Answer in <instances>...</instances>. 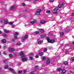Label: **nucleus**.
<instances>
[{
	"mask_svg": "<svg viewBox=\"0 0 74 74\" xmlns=\"http://www.w3.org/2000/svg\"><path fill=\"white\" fill-rule=\"evenodd\" d=\"M15 9H16V6H15V5L12 6L10 8L11 10H15Z\"/></svg>",
	"mask_w": 74,
	"mask_h": 74,
	"instance_id": "obj_4",
	"label": "nucleus"
},
{
	"mask_svg": "<svg viewBox=\"0 0 74 74\" xmlns=\"http://www.w3.org/2000/svg\"><path fill=\"white\" fill-rule=\"evenodd\" d=\"M64 3H63L62 4H60L58 5V7L60 8H61L62 7V5H64Z\"/></svg>",
	"mask_w": 74,
	"mask_h": 74,
	"instance_id": "obj_6",
	"label": "nucleus"
},
{
	"mask_svg": "<svg viewBox=\"0 0 74 74\" xmlns=\"http://www.w3.org/2000/svg\"><path fill=\"white\" fill-rule=\"evenodd\" d=\"M4 9L5 10H7V8H5Z\"/></svg>",
	"mask_w": 74,
	"mask_h": 74,
	"instance_id": "obj_59",
	"label": "nucleus"
},
{
	"mask_svg": "<svg viewBox=\"0 0 74 74\" xmlns=\"http://www.w3.org/2000/svg\"><path fill=\"white\" fill-rule=\"evenodd\" d=\"M45 34H43L40 35V37L41 38H45Z\"/></svg>",
	"mask_w": 74,
	"mask_h": 74,
	"instance_id": "obj_9",
	"label": "nucleus"
},
{
	"mask_svg": "<svg viewBox=\"0 0 74 74\" xmlns=\"http://www.w3.org/2000/svg\"><path fill=\"white\" fill-rule=\"evenodd\" d=\"M3 37H7V35H6V34H3Z\"/></svg>",
	"mask_w": 74,
	"mask_h": 74,
	"instance_id": "obj_42",
	"label": "nucleus"
},
{
	"mask_svg": "<svg viewBox=\"0 0 74 74\" xmlns=\"http://www.w3.org/2000/svg\"><path fill=\"white\" fill-rule=\"evenodd\" d=\"M42 59H43V60H45V59H46V58H45V57L44 56H42Z\"/></svg>",
	"mask_w": 74,
	"mask_h": 74,
	"instance_id": "obj_23",
	"label": "nucleus"
},
{
	"mask_svg": "<svg viewBox=\"0 0 74 74\" xmlns=\"http://www.w3.org/2000/svg\"><path fill=\"white\" fill-rule=\"evenodd\" d=\"M14 37L15 39H18V38L16 35H14Z\"/></svg>",
	"mask_w": 74,
	"mask_h": 74,
	"instance_id": "obj_34",
	"label": "nucleus"
},
{
	"mask_svg": "<svg viewBox=\"0 0 74 74\" xmlns=\"http://www.w3.org/2000/svg\"><path fill=\"white\" fill-rule=\"evenodd\" d=\"M12 56V54H9V58H11Z\"/></svg>",
	"mask_w": 74,
	"mask_h": 74,
	"instance_id": "obj_29",
	"label": "nucleus"
},
{
	"mask_svg": "<svg viewBox=\"0 0 74 74\" xmlns=\"http://www.w3.org/2000/svg\"><path fill=\"white\" fill-rule=\"evenodd\" d=\"M1 41L3 43H5L6 42V40L5 39H3L1 40Z\"/></svg>",
	"mask_w": 74,
	"mask_h": 74,
	"instance_id": "obj_15",
	"label": "nucleus"
},
{
	"mask_svg": "<svg viewBox=\"0 0 74 74\" xmlns=\"http://www.w3.org/2000/svg\"><path fill=\"white\" fill-rule=\"evenodd\" d=\"M4 22H5V20H2L1 21V23H4Z\"/></svg>",
	"mask_w": 74,
	"mask_h": 74,
	"instance_id": "obj_21",
	"label": "nucleus"
},
{
	"mask_svg": "<svg viewBox=\"0 0 74 74\" xmlns=\"http://www.w3.org/2000/svg\"><path fill=\"white\" fill-rule=\"evenodd\" d=\"M22 61H23V62H25L27 60V59L25 58H22Z\"/></svg>",
	"mask_w": 74,
	"mask_h": 74,
	"instance_id": "obj_13",
	"label": "nucleus"
},
{
	"mask_svg": "<svg viewBox=\"0 0 74 74\" xmlns=\"http://www.w3.org/2000/svg\"><path fill=\"white\" fill-rule=\"evenodd\" d=\"M65 32L66 33H68V32H69V29H66L65 31Z\"/></svg>",
	"mask_w": 74,
	"mask_h": 74,
	"instance_id": "obj_37",
	"label": "nucleus"
},
{
	"mask_svg": "<svg viewBox=\"0 0 74 74\" xmlns=\"http://www.w3.org/2000/svg\"><path fill=\"white\" fill-rule=\"evenodd\" d=\"M47 51V49L46 48H45L44 50V52H46V51Z\"/></svg>",
	"mask_w": 74,
	"mask_h": 74,
	"instance_id": "obj_31",
	"label": "nucleus"
},
{
	"mask_svg": "<svg viewBox=\"0 0 74 74\" xmlns=\"http://www.w3.org/2000/svg\"><path fill=\"white\" fill-rule=\"evenodd\" d=\"M59 10V8L58 7H56L54 9H53L54 11L55 12H57V11H58Z\"/></svg>",
	"mask_w": 74,
	"mask_h": 74,
	"instance_id": "obj_8",
	"label": "nucleus"
},
{
	"mask_svg": "<svg viewBox=\"0 0 74 74\" xmlns=\"http://www.w3.org/2000/svg\"><path fill=\"white\" fill-rule=\"evenodd\" d=\"M4 67L5 69H7V68L8 67V65L5 66H4Z\"/></svg>",
	"mask_w": 74,
	"mask_h": 74,
	"instance_id": "obj_28",
	"label": "nucleus"
},
{
	"mask_svg": "<svg viewBox=\"0 0 74 74\" xmlns=\"http://www.w3.org/2000/svg\"><path fill=\"white\" fill-rule=\"evenodd\" d=\"M43 54H44V53L42 52V53H39V56H42L43 55Z\"/></svg>",
	"mask_w": 74,
	"mask_h": 74,
	"instance_id": "obj_17",
	"label": "nucleus"
},
{
	"mask_svg": "<svg viewBox=\"0 0 74 74\" xmlns=\"http://www.w3.org/2000/svg\"><path fill=\"white\" fill-rule=\"evenodd\" d=\"M71 60L73 62L74 61V57H73L71 58Z\"/></svg>",
	"mask_w": 74,
	"mask_h": 74,
	"instance_id": "obj_41",
	"label": "nucleus"
},
{
	"mask_svg": "<svg viewBox=\"0 0 74 74\" xmlns=\"http://www.w3.org/2000/svg\"><path fill=\"white\" fill-rule=\"evenodd\" d=\"M30 55H34V54L33 53H30Z\"/></svg>",
	"mask_w": 74,
	"mask_h": 74,
	"instance_id": "obj_52",
	"label": "nucleus"
},
{
	"mask_svg": "<svg viewBox=\"0 0 74 74\" xmlns=\"http://www.w3.org/2000/svg\"><path fill=\"white\" fill-rule=\"evenodd\" d=\"M67 53H68V51H66L65 53V54H66V55L67 54Z\"/></svg>",
	"mask_w": 74,
	"mask_h": 74,
	"instance_id": "obj_50",
	"label": "nucleus"
},
{
	"mask_svg": "<svg viewBox=\"0 0 74 74\" xmlns=\"http://www.w3.org/2000/svg\"><path fill=\"white\" fill-rule=\"evenodd\" d=\"M26 1H30L31 0H25Z\"/></svg>",
	"mask_w": 74,
	"mask_h": 74,
	"instance_id": "obj_57",
	"label": "nucleus"
},
{
	"mask_svg": "<svg viewBox=\"0 0 74 74\" xmlns=\"http://www.w3.org/2000/svg\"><path fill=\"white\" fill-rule=\"evenodd\" d=\"M69 44H66V47H67V46H69Z\"/></svg>",
	"mask_w": 74,
	"mask_h": 74,
	"instance_id": "obj_54",
	"label": "nucleus"
},
{
	"mask_svg": "<svg viewBox=\"0 0 74 74\" xmlns=\"http://www.w3.org/2000/svg\"><path fill=\"white\" fill-rule=\"evenodd\" d=\"M15 50V49L14 48H10L9 49V51L10 52H12Z\"/></svg>",
	"mask_w": 74,
	"mask_h": 74,
	"instance_id": "obj_11",
	"label": "nucleus"
},
{
	"mask_svg": "<svg viewBox=\"0 0 74 74\" xmlns=\"http://www.w3.org/2000/svg\"><path fill=\"white\" fill-rule=\"evenodd\" d=\"M63 63L64 64H68V62L67 61H64L63 62Z\"/></svg>",
	"mask_w": 74,
	"mask_h": 74,
	"instance_id": "obj_18",
	"label": "nucleus"
},
{
	"mask_svg": "<svg viewBox=\"0 0 74 74\" xmlns=\"http://www.w3.org/2000/svg\"><path fill=\"white\" fill-rule=\"evenodd\" d=\"M50 11L49 10H47V11L46 12L47 13V14H49L50 13Z\"/></svg>",
	"mask_w": 74,
	"mask_h": 74,
	"instance_id": "obj_32",
	"label": "nucleus"
},
{
	"mask_svg": "<svg viewBox=\"0 0 74 74\" xmlns=\"http://www.w3.org/2000/svg\"><path fill=\"white\" fill-rule=\"evenodd\" d=\"M35 67L36 68V69H38V68H39V67L38 66H35Z\"/></svg>",
	"mask_w": 74,
	"mask_h": 74,
	"instance_id": "obj_43",
	"label": "nucleus"
},
{
	"mask_svg": "<svg viewBox=\"0 0 74 74\" xmlns=\"http://www.w3.org/2000/svg\"><path fill=\"white\" fill-rule=\"evenodd\" d=\"M9 69L10 70V71H11L13 72V73H14V74H15L16 73V72H15V71H14V69L11 68H9Z\"/></svg>",
	"mask_w": 74,
	"mask_h": 74,
	"instance_id": "obj_5",
	"label": "nucleus"
},
{
	"mask_svg": "<svg viewBox=\"0 0 74 74\" xmlns=\"http://www.w3.org/2000/svg\"><path fill=\"white\" fill-rule=\"evenodd\" d=\"M35 34H39V32L38 31H36L35 32Z\"/></svg>",
	"mask_w": 74,
	"mask_h": 74,
	"instance_id": "obj_26",
	"label": "nucleus"
},
{
	"mask_svg": "<svg viewBox=\"0 0 74 74\" xmlns=\"http://www.w3.org/2000/svg\"><path fill=\"white\" fill-rule=\"evenodd\" d=\"M6 48V46H4L3 47V49H5Z\"/></svg>",
	"mask_w": 74,
	"mask_h": 74,
	"instance_id": "obj_51",
	"label": "nucleus"
},
{
	"mask_svg": "<svg viewBox=\"0 0 74 74\" xmlns=\"http://www.w3.org/2000/svg\"><path fill=\"white\" fill-rule=\"evenodd\" d=\"M21 5H22V6H25L26 5V4H25V3H23L21 4Z\"/></svg>",
	"mask_w": 74,
	"mask_h": 74,
	"instance_id": "obj_24",
	"label": "nucleus"
},
{
	"mask_svg": "<svg viewBox=\"0 0 74 74\" xmlns=\"http://www.w3.org/2000/svg\"><path fill=\"white\" fill-rule=\"evenodd\" d=\"M12 24H13V22H10L9 23V25H12Z\"/></svg>",
	"mask_w": 74,
	"mask_h": 74,
	"instance_id": "obj_36",
	"label": "nucleus"
},
{
	"mask_svg": "<svg viewBox=\"0 0 74 74\" xmlns=\"http://www.w3.org/2000/svg\"><path fill=\"white\" fill-rule=\"evenodd\" d=\"M62 74H64L66 73V70L64 69H63L62 71Z\"/></svg>",
	"mask_w": 74,
	"mask_h": 74,
	"instance_id": "obj_20",
	"label": "nucleus"
},
{
	"mask_svg": "<svg viewBox=\"0 0 74 74\" xmlns=\"http://www.w3.org/2000/svg\"><path fill=\"white\" fill-rule=\"evenodd\" d=\"M20 55H21V58H24L25 56V54H23V53L22 51L20 53Z\"/></svg>",
	"mask_w": 74,
	"mask_h": 74,
	"instance_id": "obj_3",
	"label": "nucleus"
},
{
	"mask_svg": "<svg viewBox=\"0 0 74 74\" xmlns=\"http://www.w3.org/2000/svg\"><path fill=\"white\" fill-rule=\"evenodd\" d=\"M35 57L36 58H38L39 57V56H38V55H37Z\"/></svg>",
	"mask_w": 74,
	"mask_h": 74,
	"instance_id": "obj_45",
	"label": "nucleus"
},
{
	"mask_svg": "<svg viewBox=\"0 0 74 74\" xmlns=\"http://www.w3.org/2000/svg\"><path fill=\"white\" fill-rule=\"evenodd\" d=\"M34 3H36V2L34 1Z\"/></svg>",
	"mask_w": 74,
	"mask_h": 74,
	"instance_id": "obj_64",
	"label": "nucleus"
},
{
	"mask_svg": "<svg viewBox=\"0 0 74 74\" xmlns=\"http://www.w3.org/2000/svg\"><path fill=\"white\" fill-rule=\"evenodd\" d=\"M29 59L30 60H32V59H33V57H29Z\"/></svg>",
	"mask_w": 74,
	"mask_h": 74,
	"instance_id": "obj_40",
	"label": "nucleus"
},
{
	"mask_svg": "<svg viewBox=\"0 0 74 74\" xmlns=\"http://www.w3.org/2000/svg\"><path fill=\"white\" fill-rule=\"evenodd\" d=\"M17 45H21V42H17Z\"/></svg>",
	"mask_w": 74,
	"mask_h": 74,
	"instance_id": "obj_25",
	"label": "nucleus"
},
{
	"mask_svg": "<svg viewBox=\"0 0 74 74\" xmlns=\"http://www.w3.org/2000/svg\"><path fill=\"white\" fill-rule=\"evenodd\" d=\"M22 72V71H18V74H21Z\"/></svg>",
	"mask_w": 74,
	"mask_h": 74,
	"instance_id": "obj_35",
	"label": "nucleus"
},
{
	"mask_svg": "<svg viewBox=\"0 0 74 74\" xmlns=\"http://www.w3.org/2000/svg\"><path fill=\"white\" fill-rule=\"evenodd\" d=\"M4 32H5V33H9V32L8 30H7L6 29H5L4 30Z\"/></svg>",
	"mask_w": 74,
	"mask_h": 74,
	"instance_id": "obj_16",
	"label": "nucleus"
},
{
	"mask_svg": "<svg viewBox=\"0 0 74 74\" xmlns=\"http://www.w3.org/2000/svg\"><path fill=\"white\" fill-rule=\"evenodd\" d=\"M6 54V53H5V52H3V54L4 55H5Z\"/></svg>",
	"mask_w": 74,
	"mask_h": 74,
	"instance_id": "obj_56",
	"label": "nucleus"
},
{
	"mask_svg": "<svg viewBox=\"0 0 74 74\" xmlns=\"http://www.w3.org/2000/svg\"><path fill=\"white\" fill-rule=\"evenodd\" d=\"M12 27L13 28H14L15 27V25H12Z\"/></svg>",
	"mask_w": 74,
	"mask_h": 74,
	"instance_id": "obj_39",
	"label": "nucleus"
},
{
	"mask_svg": "<svg viewBox=\"0 0 74 74\" xmlns=\"http://www.w3.org/2000/svg\"><path fill=\"white\" fill-rule=\"evenodd\" d=\"M47 61L48 62H49V63H50V62H51V61H50V60H49V59H48Z\"/></svg>",
	"mask_w": 74,
	"mask_h": 74,
	"instance_id": "obj_48",
	"label": "nucleus"
},
{
	"mask_svg": "<svg viewBox=\"0 0 74 74\" xmlns=\"http://www.w3.org/2000/svg\"><path fill=\"white\" fill-rule=\"evenodd\" d=\"M43 42V41L42 40H41L39 41L38 43V44H41V43H42Z\"/></svg>",
	"mask_w": 74,
	"mask_h": 74,
	"instance_id": "obj_14",
	"label": "nucleus"
},
{
	"mask_svg": "<svg viewBox=\"0 0 74 74\" xmlns=\"http://www.w3.org/2000/svg\"><path fill=\"white\" fill-rule=\"evenodd\" d=\"M60 36H63L64 35V33L63 32H60Z\"/></svg>",
	"mask_w": 74,
	"mask_h": 74,
	"instance_id": "obj_19",
	"label": "nucleus"
},
{
	"mask_svg": "<svg viewBox=\"0 0 74 74\" xmlns=\"http://www.w3.org/2000/svg\"><path fill=\"white\" fill-rule=\"evenodd\" d=\"M72 43L74 45V41H73Z\"/></svg>",
	"mask_w": 74,
	"mask_h": 74,
	"instance_id": "obj_62",
	"label": "nucleus"
},
{
	"mask_svg": "<svg viewBox=\"0 0 74 74\" xmlns=\"http://www.w3.org/2000/svg\"><path fill=\"white\" fill-rule=\"evenodd\" d=\"M28 38V35H26L25 36V37L23 38V41H25V40H26V38Z\"/></svg>",
	"mask_w": 74,
	"mask_h": 74,
	"instance_id": "obj_7",
	"label": "nucleus"
},
{
	"mask_svg": "<svg viewBox=\"0 0 74 74\" xmlns=\"http://www.w3.org/2000/svg\"><path fill=\"white\" fill-rule=\"evenodd\" d=\"M50 2L51 3V2H53V1H54V0H50Z\"/></svg>",
	"mask_w": 74,
	"mask_h": 74,
	"instance_id": "obj_47",
	"label": "nucleus"
},
{
	"mask_svg": "<svg viewBox=\"0 0 74 74\" xmlns=\"http://www.w3.org/2000/svg\"><path fill=\"white\" fill-rule=\"evenodd\" d=\"M47 40L49 43H51V44H53L54 43L55 41V39H54L51 40H50L49 37H47Z\"/></svg>",
	"mask_w": 74,
	"mask_h": 74,
	"instance_id": "obj_1",
	"label": "nucleus"
},
{
	"mask_svg": "<svg viewBox=\"0 0 74 74\" xmlns=\"http://www.w3.org/2000/svg\"><path fill=\"white\" fill-rule=\"evenodd\" d=\"M29 74H33V71H32V72H31Z\"/></svg>",
	"mask_w": 74,
	"mask_h": 74,
	"instance_id": "obj_49",
	"label": "nucleus"
},
{
	"mask_svg": "<svg viewBox=\"0 0 74 74\" xmlns=\"http://www.w3.org/2000/svg\"><path fill=\"white\" fill-rule=\"evenodd\" d=\"M74 15V12L72 13V16H73V15Z\"/></svg>",
	"mask_w": 74,
	"mask_h": 74,
	"instance_id": "obj_55",
	"label": "nucleus"
},
{
	"mask_svg": "<svg viewBox=\"0 0 74 74\" xmlns=\"http://www.w3.org/2000/svg\"><path fill=\"white\" fill-rule=\"evenodd\" d=\"M36 20H35L34 21H32L31 22V24H34V23H36Z\"/></svg>",
	"mask_w": 74,
	"mask_h": 74,
	"instance_id": "obj_12",
	"label": "nucleus"
},
{
	"mask_svg": "<svg viewBox=\"0 0 74 74\" xmlns=\"http://www.w3.org/2000/svg\"><path fill=\"white\" fill-rule=\"evenodd\" d=\"M4 23L5 24H7V23H8V21H5V22H4Z\"/></svg>",
	"mask_w": 74,
	"mask_h": 74,
	"instance_id": "obj_33",
	"label": "nucleus"
},
{
	"mask_svg": "<svg viewBox=\"0 0 74 74\" xmlns=\"http://www.w3.org/2000/svg\"><path fill=\"white\" fill-rule=\"evenodd\" d=\"M46 63V64H49V62H48L47 61Z\"/></svg>",
	"mask_w": 74,
	"mask_h": 74,
	"instance_id": "obj_53",
	"label": "nucleus"
},
{
	"mask_svg": "<svg viewBox=\"0 0 74 74\" xmlns=\"http://www.w3.org/2000/svg\"><path fill=\"white\" fill-rule=\"evenodd\" d=\"M2 33L0 31V34H1Z\"/></svg>",
	"mask_w": 74,
	"mask_h": 74,
	"instance_id": "obj_60",
	"label": "nucleus"
},
{
	"mask_svg": "<svg viewBox=\"0 0 74 74\" xmlns=\"http://www.w3.org/2000/svg\"><path fill=\"white\" fill-rule=\"evenodd\" d=\"M42 11V10L40 9H39L37 10V12H36V13H35V15H39L40 14V12Z\"/></svg>",
	"mask_w": 74,
	"mask_h": 74,
	"instance_id": "obj_2",
	"label": "nucleus"
},
{
	"mask_svg": "<svg viewBox=\"0 0 74 74\" xmlns=\"http://www.w3.org/2000/svg\"><path fill=\"white\" fill-rule=\"evenodd\" d=\"M57 70L60 72V71H61L62 70V68H59Z\"/></svg>",
	"mask_w": 74,
	"mask_h": 74,
	"instance_id": "obj_22",
	"label": "nucleus"
},
{
	"mask_svg": "<svg viewBox=\"0 0 74 74\" xmlns=\"http://www.w3.org/2000/svg\"><path fill=\"white\" fill-rule=\"evenodd\" d=\"M52 19H55V18L54 17H52Z\"/></svg>",
	"mask_w": 74,
	"mask_h": 74,
	"instance_id": "obj_61",
	"label": "nucleus"
},
{
	"mask_svg": "<svg viewBox=\"0 0 74 74\" xmlns=\"http://www.w3.org/2000/svg\"><path fill=\"white\" fill-rule=\"evenodd\" d=\"M26 73V70H25L24 71L23 73H24V74H25V73Z\"/></svg>",
	"mask_w": 74,
	"mask_h": 74,
	"instance_id": "obj_46",
	"label": "nucleus"
},
{
	"mask_svg": "<svg viewBox=\"0 0 74 74\" xmlns=\"http://www.w3.org/2000/svg\"><path fill=\"white\" fill-rule=\"evenodd\" d=\"M7 60H6V59H5L3 60V62L5 64L6 63H7Z\"/></svg>",
	"mask_w": 74,
	"mask_h": 74,
	"instance_id": "obj_27",
	"label": "nucleus"
},
{
	"mask_svg": "<svg viewBox=\"0 0 74 74\" xmlns=\"http://www.w3.org/2000/svg\"><path fill=\"white\" fill-rule=\"evenodd\" d=\"M12 41H13V42H14V39H13Z\"/></svg>",
	"mask_w": 74,
	"mask_h": 74,
	"instance_id": "obj_58",
	"label": "nucleus"
},
{
	"mask_svg": "<svg viewBox=\"0 0 74 74\" xmlns=\"http://www.w3.org/2000/svg\"><path fill=\"white\" fill-rule=\"evenodd\" d=\"M46 22L45 20H42L40 21V23L41 24H44V23H45Z\"/></svg>",
	"mask_w": 74,
	"mask_h": 74,
	"instance_id": "obj_10",
	"label": "nucleus"
},
{
	"mask_svg": "<svg viewBox=\"0 0 74 74\" xmlns=\"http://www.w3.org/2000/svg\"><path fill=\"white\" fill-rule=\"evenodd\" d=\"M58 13V12H53V14H56Z\"/></svg>",
	"mask_w": 74,
	"mask_h": 74,
	"instance_id": "obj_38",
	"label": "nucleus"
},
{
	"mask_svg": "<svg viewBox=\"0 0 74 74\" xmlns=\"http://www.w3.org/2000/svg\"><path fill=\"white\" fill-rule=\"evenodd\" d=\"M40 30L41 33H43V32H44V30H43V29H41Z\"/></svg>",
	"mask_w": 74,
	"mask_h": 74,
	"instance_id": "obj_30",
	"label": "nucleus"
},
{
	"mask_svg": "<svg viewBox=\"0 0 74 74\" xmlns=\"http://www.w3.org/2000/svg\"><path fill=\"white\" fill-rule=\"evenodd\" d=\"M17 35H18V33L17 32L15 33L14 36H17Z\"/></svg>",
	"mask_w": 74,
	"mask_h": 74,
	"instance_id": "obj_44",
	"label": "nucleus"
},
{
	"mask_svg": "<svg viewBox=\"0 0 74 74\" xmlns=\"http://www.w3.org/2000/svg\"><path fill=\"white\" fill-rule=\"evenodd\" d=\"M69 72H70V73H72V72L71 71H69Z\"/></svg>",
	"mask_w": 74,
	"mask_h": 74,
	"instance_id": "obj_63",
	"label": "nucleus"
}]
</instances>
